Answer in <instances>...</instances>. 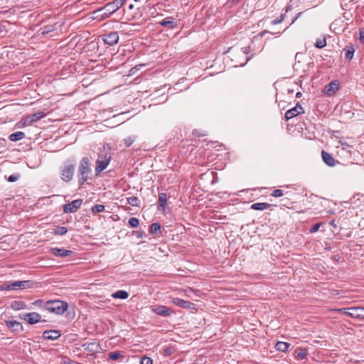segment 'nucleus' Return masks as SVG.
I'll list each match as a JSON object with an SVG mask.
<instances>
[{
	"mask_svg": "<svg viewBox=\"0 0 364 364\" xmlns=\"http://www.w3.org/2000/svg\"><path fill=\"white\" fill-rule=\"evenodd\" d=\"M92 172L91 164L87 157H83L79 164L77 178L80 186H82L89 178V175Z\"/></svg>",
	"mask_w": 364,
	"mask_h": 364,
	"instance_id": "f257e3e1",
	"label": "nucleus"
},
{
	"mask_svg": "<svg viewBox=\"0 0 364 364\" xmlns=\"http://www.w3.org/2000/svg\"><path fill=\"white\" fill-rule=\"evenodd\" d=\"M127 0H114L112 2L107 3L105 6L100 8L98 12L101 13L102 18H109L112 14L117 12Z\"/></svg>",
	"mask_w": 364,
	"mask_h": 364,
	"instance_id": "f03ea898",
	"label": "nucleus"
},
{
	"mask_svg": "<svg viewBox=\"0 0 364 364\" xmlns=\"http://www.w3.org/2000/svg\"><path fill=\"white\" fill-rule=\"evenodd\" d=\"M68 309V304L60 300H50L45 304V309L58 315L63 314Z\"/></svg>",
	"mask_w": 364,
	"mask_h": 364,
	"instance_id": "7ed1b4c3",
	"label": "nucleus"
},
{
	"mask_svg": "<svg viewBox=\"0 0 364 364\" xmlns=\"http://www.w3.org/2000/svg\"><path fill=\"white\" fill-rule=\"evenodd\" d=\"M33 283L29 280L8 282L0 286V290L9 291L32 288Z\"/></svg>",
	"mask_w": 364,
	"mask_h": 364,
	"instance_id": "20e7f679",
	"label": "nucleus"
},
{
	"mask_svg": "<svg viewBox=\"0 0 364 364\" xmlns=\"http://www.w3.org/2000/svg\"><path fill=\"white\" fill-rule=\"evenodd\" d=\"M335 311L343 312L350 318L360 320L364 319V307H350L343 309H335Z\"/></svg>",
	"mask_w": 364,
	"mask_h": 364,
	"instance_id": "39448f33",
	"label": "nucleus"
},
{
	"mask_svg": "<svg viewBox=\"0 0 364 364\" xmlns=\"http://www.w3.org/2000/svg\"><path fill=\"white\" fill-rule=\"evenodd\" d=\"M75 169V165L74 164H65L61 168L60 178L65 182H69L73 179L74 172Z\"/></svg>",
	"mask_w": 364,
	"mask_h": 364,
	"instance_id": "423d86ee",
	"label": "nucleus"
},
{
	"mask_svg": "<svg viewBox=\"0 0 364 364\" xmlns=\"http://www.w3.org/2000/svg\"><path fill=\"white\" fill-rule=\"evenodd\" d=\"M19 318L31 325L36 324L40 321H46L45 320L41 321V316L37 312L23 314L20 315Z\"/></svg>",
	"mask_w": 364,
	"mask_h": 364,
	"instance_id": "0eeeda50",
	"label": "nucleus"
},
{
	"mask_svg": "<svg viewBox=\"0 0 364 364\" xmlns=\"http://www.w3.org/2000/svg\"><path fill=\"white\" fill-rule=\"evenodd\" d=\"M82 204V199H76L72 202L63 205V212L65 213H75L79 209Z\"/></svg>",
	"mask_w": 364,
	"mask_h": 364,
	"instance_id": "6e6552de",
	"label": "nucleus"
},
{
	"mask_svg": "<svg viewBox=\"0 0 364 364\" xmlns=\"http://www.w3.org/2000/svg\"><path fill=\"white\" fill-rule=\"evenodd\" d=\"M304 110L301 105L297 102L296 105L289 110L285 113V119L287 121L296 117L299 114L304 113Z\"/></svg>",
	"mask_w": 364,
	"mask_h": 364,
	"instance_id": "1a4fd4ad",
	"label": "nucleus"
},
{
	"mask_svg": "<svg viewBox=\"0 0 364 364\" xmlns=\"http://www.w3.org/2000/svg\"><path fill=\"white\" fill-rule=\"evenodd\" d=\"M112 158L111 149L107 144L103 145L100 150L97 159L110 162Z\"/></svg>",
	"mask_w": 364,
	"mask_h": 364,
	"instance_id": "9d476101",
	"label": "nucleus"
},
{
	"mask_svg": "<svg viewBox=\"0 0 364 364\" xmlns=\"http://www.w3.org/2000/svg\"><path fill=\"white\" fill-rule=\"evenodd\" d=\"M6 325L9 329L15 333H19L23 331V327L21 323L18 321L8 320L6 321Z\"/></svg>",
	"mask_w": 364,
	"mask_h": 364,
	"instance_id": "9b49d317",
	"label": "nucleus"
},
{
	"mask_svg": "<svg viewBox=\"0 0 364 364\" xmlns=\"http://www.w3.org/2000/svg\"><path fill=\"white\" fill-rule=\"evenodd\" d=\"M172 302L175 305L186 309H196L195 304L181 299L180 298H173Z\"/></svg>",
	"mask_w": 364,
	"mask_h": 364,
	"instance_id": "f8f14e48",
	"label": "nucleus"
},
{
	"mask_svg": "<svg viewBox=\"0 0 364 364\" xmlns=\"http://www.w3.org/2000/svg\"><path fill=\"white\" fill-rule=\"evenodd\" d=\"M50 252L56 256L60 257H66L71 256L74 254L72 250H65L63 248L53 247L50 250Z\"/></svg>",
	"mask_w": 364,
	"mask_h": 364,
	"instance_id": "ddd939ff",
	"label": "nucleus"
},
{
	"mask_svg": "<svg viewBox=\"0 0 364 364\" xmlns=\"http://www.w3.org/2000/svg\"><path fill=\"white\" fill-rule=\"evenodd\" d=\"M104 42L109 46H114L119 41V35L117 32H110L103 37Z\"/></svg>",
	"mask_w": 364,
	"mask_h": 364,
	"instance_id": "4468645a",
	"label": "nucleus"
},
{
	"mask_svg": "<svg viewBox=\"0 0 364 364\" xmlns=\"http://www.w3.org/2000/svg\"><path fill=\"white\" fill-rule=\"evenodd\" d=\"M60 331L58 330H47L43 333L42 338L45 340L55 341L60 336Z\"/></svg>",
	"mask_w": 364,
	"mask_h": 364,
	"instance_id": "2eb2a0df",
	"label": "nucleus"
},
{
	"mask_svg": "<svg viewBox=\"0 0 364 364\" xmlns=\"http://www.w3.org/2000/svg\"><path fill=\"white\" fill-rule=\"evenodd\" d=\"M339 88V83L337 80L331 81L328 83L324 89V92L328 96H331L336 93Z\"/></svg>",
	"mask_w": 364,
	"mask_h": 364,
	"instance_id": "dca6fc26",
	"label": "nucleus"
},
{
	"mask_svg": "<svg viewBox=\"0 0 364 364\" xmlns=\"http://www.w3.org/2000/svg\"><path fill=\"white\" fill-rule=\"evenodd\" d=\"M152 311L154 312L156 314L162 316H167L171 315V310L170 308L166 306H154L152 309Z\"/></svg>",
	"mask_w": 364,
	"mask_h": 364,
	"instance_id": "f3484780",
	"label": "nucleus"
},
{
	"mask_svg": "<svg viewBox=\"0 0 364 364\" xmlns=\"http://www.w3.org/2000/svg\"><path fill=\"white\" fill-rule=\"evenodd\" d=\"M321 156L323 161L328 166L332 167L334 166L336 164V163H339L330 154L323 150L321 151Z\"/></svg>",
	"mask_w": 364,
	"mask_h": 364,
	"instance_id": "a211bd4d",
	"label": "nucleus"
},
{
	"mask_svg": "<svg viewBox=\"0 0 364 364\" xmlns=\"http://www.w3.org/2000/svg\"><path fill=\"white\" fill-rule=\"evenodd\" d=\"M159 23L164 27L169 29H173L176 27L177 23L172 17H168L159 22Z\"/></svg>",
	"mask_w": 364,
	"mask_h": 364,
	"instance_id": "6ab92c4d",
	"label": "nucleus"
},
{
	"mask_svg": "<svg viewBox=\"0 0 364 364\" xmlns=\"http://www.w3.org/2000/svg\"><path fill=\"white\" fill-rule=\"evenodd\" d=\"M167 201V196L164 193H161L159 195V204H158V210H164Z\"/></svg>",
	"mask_w": 364,
	"mask_h": 364,
	"instance_id": "aec40b11",
	"label": "nucleus"
},
{
	"mask_svg": "<svg viewBox=\"0 0 364 364\" xmlns=\"http://www.w3.org/2000/svg\"><path fill=\"white\" fill-rule=\"evenodd\" d=\"M109 162L106 161H102L100 159H97L96 161V166H95V171L97 173H99L104 171L107 166L109 165Z\"/></svg>",
	"mask_w": 364,
	"mask_h": 364,
	"instance_id": "412c9836",
	"label": "nucleus"
},
{
	"mask_svg": "<svg viewBox=\"0 0 364 364\" xmlns=\"http://www.w3.org/2000/svg\"><path fill=\"white\" fill-rule=\"evenodd\" d=\"M85 349L90 352L95 353L97 352L100 348V345L96 342L86 343L82 345Z\"/></svg>",
	"mask_w": 364,
	"mask_h": 364,
	"instance_id": "4be33fe9",
	"label": "nucleus"
},
{
	"mask_svg": "<svg viewBox=\"0 0 364 364\" xmlns=\"http://www.w3.org/2000/svg\"><path fill=\"white\" fill-rule=\"evenodd\" d=\"M273 205L267 203H256L251 205V209L255 210H264L269 208Z\"/></svg>",
	"mask_w": 364,
	"mask_h": 364,
	"instance_id": "5701e85b",
	"label": "nucleus"
},
{
	"mask_svg": "<svg viewBox=\"0 0 364 364\" xmlns=\"http://www.w3.org/2000/svg\"><path fill=\"white\" fill-rule=\"evenodd\" d=\"M11 308L15 311L26 309L27 306L23 301H14L11 304Z\"/></svg>",
	"mask_w": 364,
	"mask_h": 364,
	"instance_id": "b1692460",
	"label": "nucleus"
},
{
	"mask_svg": "<svg viewBox=\"0 0 364 364\" xmlns=\"http://www.w3.org/2000/svg\"><path fill=\"white\" fill-rule=\"evenodd\" d=\"M25 137V133L23 132H17L10 134L9 136L11 141H18L23 139Z\"/></svg>",
	"mask_w": 364,
	"mask_h": 364,
	"instance_id": "393cba45",
	"label": "nucleus"
},
{
	"mask_svg": "<svg viewBox=\"0 0 364 364\" xmlns=\"http://www.w3.org/2000/svg\"><path fill=\"white\" fill-rule=\"evenodd\" d=\"M112 296L114 299H126L128 298L129 294L126 291L118 290L116 292L113 293Z\"/></svg>",
	"mask_w": 364,
	"mask_h": 364,
	"instance_id": "a878e982",
	"label": "nucleus"
},
{
	"mask_svg": "<svg viewBox=\"0 0 364 364\" xmlns=\"http://www.w3.org/2000/svg\"><path fill=\"white\" fill-rule=\"evenodd\" d=\"M289 346L290 344L287 342L278 341L275 345V348L282 352H287Z\"/></svg>",
	"mask_w": 364,
	"mask_h": 364,
	"instance_id": "bb28decb",
	"label": "nucleus"
},
{
	"mask_svg": "<svg viewBox=\"0 0 364 364\" xmlns=\"http://www.w3.org/2000/svg\"><path fill=\"white\" fill-rule=\"evenodd\" d=\"M345 50H346L345 58L346 60H348V61H350L353 58L355 50H354L353 46L350 45V46H346L345 48Z\"/></svg>",
	"mask_w": 364,
	"mask_h": 364,
	"instance_id": "cd10ccee",
	"label": "nucleus"
},
{
	"mask_svg": "<svg viewBox=\"0 0 364 364\" xmlns=\"http://www.w3.org/2000/svg\"><path fill=\"white\" fill-rule=\"evenodd\" d=\"M127 204L134 206V207H139L140 205V201L138 197L136 196H131L127 198Z\"/></svg>",
	"mask_w": 364,
	"mask_h": 364,
	"instance_id": "c85d7f7f",
	"label": "nucleus"
},
{
	"mask_svg": "<svg viewBox=\"0 0 364 364\" xmlns=\"http://www.w3.org/2000/svg\"><path fill=\"white\" fill-rule=\"evenodd\" d=\"M150 233L158 235L161 233V225L159 223H154L150 226Z\"/></svg>",
	"mask_w": 364,
	"mask_h": 364,
	"instance_id": "c756f323",
	"label": "nucleus"
},
{
	"mask_svg": "<svg viewBox=\"0 0 364 364\" xmlns=\"http://www.w3.org/2000/svg\"><path fill=\"white\" fill-rule=\"evenodd\" d=\"M28 116L31 118V122H33V123L35 122L40 120L43 117H44L46 116V114L43 112H36L34 114H30Z\"/></svg>",
	"mask_w": 364,
	"mask_h": 364,
	"instance_id": "7c9ffc66",
	"label": "nucleus"
},
{
	"mask_svg": "<svg viewBox=\"0 0 364 364\" xmlns=\"http://www.w3.org/2000/svg\"><path fill=\"white\" fill-rule=\"evenodd\" d=\"M122 358H123V355L119 351L110 352L109 353V358L112 360H116Z\"/></svg>",
	"mask_w": 364,
	"mask_h": 364,
	"instance_id": "2f4dec72",
	"label": "nucleus"
},
{
	"mask_svg": "<svg viewBox=\"0 0 364 364\" xmlns=\"http://www.w3.org/2000/svg\"><path fill=\"white\" fill-rule=\"evenodd\" d=\"M68 232V229L63 226H58L55 230L54 233L57 235H63Z\"/></svg>",
	"mask_w": 364,
	"mask_h": 364,
	"instance_id": "473e14b6",
	"label": "nucleus"
},
{
	"mask_svg": "<svg viewBox=\"0 0 364 364\" xmlns=\"http://www.w3.org/2000/svg\"><path fill=\"white\" fill-rule=\"evenodd\" d=\"M297 353V357L300 360H303L306 357L307 350L305 348H299L295 351Z\"/></svg>",
	"mask_w": 364,
	"mask_h": 364,
	"instance_id": "72a5a7b5",
	"label": "nucleus"
},
{
	"mask_svg": "<svg viewBox=\"0 0 364 364\" xmlns=\"http://www.w3.org/2000/svg\"><path fill=\"white\" fill-rule=\"evenodd\" d=\"M326 46V38H318L316 41L315 46L317 48H323Z\"/></svg>",
	"mask_w": 364,
	"mask_h": 364,
	"instance_id": "f704fd0d",
	"label": "nucleus"
},
{
	"mask_svg": "<svg viewBox=\"0 0 364 364\" xmlns=\"http://www.w3.org/2000/svg\"><path fill=\"white\" fill-rule=\"evenodd\" d=\"M104 210H105V205H100V204L95 205L92 208V212L94 214L101 213V212L104 211Z\"/></svg>",
	"mask_w": 364,
	"mask_h": 364,
	"instance_id": "c9c22d12",
	"label": "nucleus"
},
{
	"mask_svg": "<svg viewBox=\"0 0 364 364\" xmlns=\"http://www.w3.org/2000/svg\"><path fill=\"white\" fill-rule=\"evenodd\" d=\"M55 28L54 26H52V25L46 26L42 28L41 33L43 35H46V34H48L49 33L55 31Z\"/></svg>",
	"mask_w": 364,
	"mask_h": 364,
	"instance_id": "e433bc0d",
	"label": "nucleus"
},
{
	"mask_svg": "<svg viewBox=\"0 0 364 364\" xmlns=\"http://www.w3.org/2000/svg\"><path fill=\"white\" fill-rule=\"evenodd\" d=\"M136 136H129L124 139V143L127 147H129L135 141Z\"/></svg>",
	"mask_w": 364,
	"mask_h": 364,
	"instance_id": "4c0bfd02",
	"label": "nucleus"
},
{
	"mask_svg": "<svg viewBox=\"0 0 364 364\" xmlns=\"http://www.w3.org/2000/svg\"><path fill=\"white\" fill-rule=\"evenodd\" d=\"M128 223L132 228H137L139 225V220L136 218H130Z\"/></svg>",
	"mask_w": 364,
	"mask_h": 364,
	"instance_id": "58836bf2",
	"label": "nucleus"
},
{
	"mask_svg": "<svg viewBox=\"0 0 364 364\" xmlns=\"http://www.w3.org/2000/svg\"><path fill=\"white\" fill-rule=\"evenodd\" d=\"M270 195L273 197L279 198L284 196V191L282 189H275Z\"/></svg>",
	"mask_w": 364,
	"mask_h": 364,
	"instance_id": "ea45409f",
	"label": "nucleus"
},
{
	"mask_svg": "<svg viewBox=\"0 0 364 364\" xmlns=\"http://www.w3.org/2000/svg\"><path fill=\"white\" fill-rule=\"evenodd\" d=\"M20 178V174L18 173H14L9 176L8 181L9 182H15Z\"/></svg>",
	"mask_w": 364,
	"mask_h": 364,
	"instance_id": "a19ab883",
	"label": "nucleus"
},
{
	"mask_svg": "<svg viewBox=\"0 0 364 364\" xmlns=\"http://www.w3.org/2000/svg\"><path fill=\"white\" fill-rule=\"evenodd\" d=\"M284 18H285V14H281V16H279V18L273 20L271 23L272 25H277V24L281 23L284 20Z\"/></svg>",
	"mask_w": 364,
	"mask_h": 364,
	"instance_id": "79ce46f5",
	"label": "nucleus"
},
{
	"mask_svg": "<svg viewBox=\"0 0 364 364\" xmlns=\"http://www.w3.org/2000/svg\"><path fill=\"white\" fill-rule=\"evenodd\" d=\"M152 359L149 357L144 356L141 358V364H152Z\"/></svg>",
	"mask_w": 364,
	"mask_h": 364,
	"instance_id": "37998d69",
	"label": "nucleus"
},
{
	"mask_svg": "<svg viewBox=\"0 0 364 364\" xmlns=\"http://www.w3.org/2000/svg\"><path fill=\"white\" fill-rule=\"evenodd\" d=\"M322 225L321 223H316L311 226V228L309 230V232L311 233H314L317 232L320 228V226Z\"/></svg>",
	"mask_w": 364,
	"mask_h": 364,
	"instance_id": "c03bdc74",
	"label": "nucleus"
},
{
	"mask_svg": "<svg viewBox=\"0 0 364 364\" xmlns=\"http://www.w3.org/2000/svg\"><path fill=\"white\" fill-rule=\"evenodd\" d=\"M45 302L42 299H38V300H36L33 304L35 305V306H44L45 307Z\"/></svg>",
	"mask_w": 364,
	"mask_h": 364,
	"instance_id": "a18cd8bd",
	"label": "nucleus"
},
{
	"mask_svg": "<svg viewBox=\"0 0 364 364\" xmlns=\"http://www.w3.org/2000/svg\"><path fill=\"white\" fill-rule=\"evenodd\" d=\"M33 123V122H31V118L29 117V116H27L24 121H23V125L24 126H29V125H31Z\"/></svg>",
	"mask_w": 364,
	"mask_h": 364,
	"instance_id": "49530a36",
	"label": "nucleus"
},
{
	"mask_svg": "<svg viewBox=\"0 0 364 364\" xmlns=\"http://www.w3.org/2000/svg\"><path fill=\"white\" fill-rule=\"evenodd\" d=\"M280 202H281V205H284L285 207H288V205L290 203V202H289L288 198H282V199L280 200Z\"/></svg>",
	"mask_w": 364,
	"mask_h": 364,
	"instance_id": "de8ad7c7",
	"label": "nucleus"
},
{
	"mask_svg": "<svg viewBox=\"0 0 364 364\" xmlns=\"http://www.w3.org/2000/svg\"><path fill=\"white\" fill-rule=\"evenodd\" d=\"M360 40L362 43H364V31H360Z\"/></svg>",
	"mask_w": 364,
	"mask_h": 364,
	"instance_id": "09e8293b",
	"label": "nucleus"
},
{
	"mask_svg": "<svg viewBox=\"0 0 364 364\" xmlns=\"http://www.w3.org/2000/svg\"><path fill=\"white\" fill-rule=\"evenodd\" d=\"M144 236H146V234L144 231H139L137 232V237H143Z\"/></svg>",
	"mask_w": 364,
	"mask_h": 364,
	"instance_id": "8fccbe9b",
	"label": "nucleus"
},
{
	"mask_svg": "<svg viewBox=\"0 0 364 364\" xmlns=\"http://www.w3.org/2000/svg\"><path fill=\"white\" fill-rule=\"evenodd\" d=\"M301 14H302V12L298 13L296 16L293 19L291 24H293L297 20V18L301 16Z\"/></svg>",
	"mask_w": 364,
	"mask_h": 364,
	"instance_id": "3c124183",
	"label": "nucleus"
},
{
	"mask_svg": "<svg viewBox=\"0 0 364 364\" xmlns=\"http://www.w3.org/2000/svg\"><path fill=\"white\" fill-rule=\"evenodd\" d=\"M193 134L196 136H203V134H200V132H198L197 130H194Z\"/></svg>",
	"mask_w": 364,
	"mask_h": 364,
	"instance_id": "603ef678",
	"label": "nucleus"
},
{
	"mask_svg": "<svg viewBox=\"0 0 364 364\" xmlns=\"http://www.w3.org/2000/svg\"><path fill=\"white\" fill-rule=\"evenodd\" d=\"M166 355H171L172 353V350L170 348H167L165 350Z\"/></svg>",
	"mask_w": 364,
	"mask_h": 364,
	"instance_id": "864d4df0",
	"label": "nucleus"
},
{
	"mask_svg": "<svg viewBox=\"0 0 364 364\" xmlns=\"http://www.w3.org/2000/svg\"><path fill=\"white\" fill-rule=\"evenodd\" d=\"M291 6H290V5L287 6L286 7V9H285V11H286V12H288V11H291Z\"/></svg>",
	"mask_w": 364,
	"mask_h": 364,
	"instance_id": "5fc2aeb1",
	"label": "nucleus"
},
{
	"mask_svg": "<svg viewBox=\"0 0 364 364\" xmlns=\"http://www.w3.org/2000/svg\"><path fill=\"white\" fill-rule=\"evenodd\" d=\"M133 17H134V16H133V15H132V14H130V15H129V16H127V17L126 18V19H127V20H131V19H132V18H133Z\"/></svg>",
	"mask_w": 364,
	"mask_h": 364,
	"instance_id": "6e6d98bb",
	"label": "nucleus"
},
{
	"mask_svg": "<svg viewBox=\"0 0 364 364\" xmlns=\"http://www.w3.org/2000/svg\"><path fill=\"white\" fill-rule=\"evenodd\" d=\"M269 33V32L268 31L265 30V31H263L260 33V35L262 36L265 35V33Z\"/></svg>",
	"mask_w": 364,
	"mask_h": 364,
	"instance_id": "4d7b16f0",
	"label": "nucleus"
},
{
	"mask_svg": "<svg viewBox=\"0 0 364 364\" xmlns=\"http://www.w3.org/2000/svg\"><path fill=\"white\" fill-rule=\"evenodd\" d=\"M301 92H298L296 94V97H297V98L301 97Z\"/></svg>",
	"mask_w": 364,
	"mask_h": 364,
	"instance_id": "13d9d810",
	"label": "nucleus"
},
{
	"mask_svg": "<svg viewBox=\"0 0 364 364\" xmlns=\"http://www.w3.org/2000/svg\"><path fill=\"white\" fill-rule=\"evenodd\" d=\"M134 9V5H133L132 4H129V10H132V9Z\"/></svg>",
	"mask_w": 364,
	"mask_h": 364,
	"instance_id": "bf43d9fd",
	"label": "nucleus"
},
{
	"mask_svg": "<svg viewBox=\"0 0 364 364\" xmlns=\"http://www.w3.org/2000/svg\"><path fill=\"white\" fill-rule=\"evenodd\" d=\"M2 31V26H1V24L0 23V33Z\"/></svg>",
	"mask_w": 364,
	"mask_h": 364,
	"instance_id": "052dcab7",
	"label": "nucleus"
}]
</instances>
